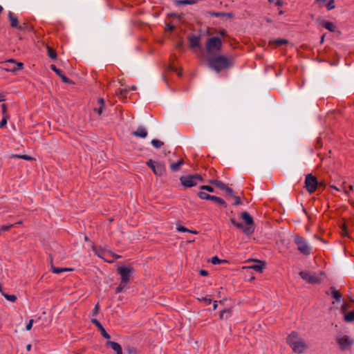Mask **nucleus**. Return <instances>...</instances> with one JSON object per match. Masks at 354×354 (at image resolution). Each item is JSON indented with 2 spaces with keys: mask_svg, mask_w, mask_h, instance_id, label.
Masks as SVG:
<instances>
[{
  "mask_svg": "<svg viewBox=\"0 0 354 354\" xmlns=\"http://www.w3.org/2000/svg\"><path fill=\"white\" fill-rule=\"evenodd\" d=\"M207 64L212 70L220 73L233 65V59L224 55H211L207 58Z\"/></svg>",
  "mask_w": 354,
  "mask_h": 354,
  "instance_id": "nucleus-1",
  "label": "nucleus"
},
{
  "mask_svg": "<svg viewBox=\"0 0 354 354\" xmlns=\"http://www.w3.org/2000/svg\"><path fill=\"white\" fill-rule=\"evenodd\" d=\"M287 342L292 347V350L297 353H303L306 348L304 340L300 338L295 332H292L288 337Z\"/></svg>",
  "mask_w": 354,
  "mask_h": 354,
  "instance_id": "nucleus-2",
  "label": "nucleus"
},
{
  "mask_svg": "<svg viewBox=\"0 0 354 354\" xmlns=\"http://www.w3.org/2000/svg\"><path fill=\"white\" fill-rule=\"evenodd\" d=\"M222 41L217 37H209L206 41V51L209 56L218 53L222 48Z\"/></svg>",
  "mask_w": 354,
  "mask_h": 354,
  "instance_id": "nucleus-3",
  "label": "nucleus"
},
{
  "mask_svg": "<svg viewBox=\"0 0 354 354\" xmlns=\"http://www.w3.org/2000/svg\"><path fill=\"white\" fill-rule=\"evenodd\" d=\"M180 180L185 187H192L197 185L198 182H203V178L199 174L181 176Z\"/></svg>",
  "mask_w": 354,
  "mask_h": 354,
  "instance_id": "nucleus-4",
  "label": "nucleus"
},
{
  "mask_svg": "<svg viewBox=\"0 0 354 354\" xmlns=\"http://www.w3.org/2000/svg\"><path fill=\"white\" fill-rule=\"evenodd\" d=\"M295 243L297 246V250L305 255H308L312 251V248L308 243L307 241L301 236L295 238Z\"/></svg>",
  "mask_w": 354,
  "mask_h": 354,
  "instance_id": "nucleus-5",
  "label": "nucleus"
},
{
  "mask_svg": "<svg viewBox=\"0 0 354 354\" xmlns=\"http://www.w3.org/2000/svg\"><path fill=\"white\" fill-rule=\"evenodd\" d=\"M317 185V178L314 176L310 174L306 175L305 179V187L308 192L313 193L316 190Z\"/></svg>",
  "mask_w": 354,
  "mask_h": 354,
  "instance_id": "nucleus-6",
  "label": "nucleus"
},
{
  "mask_svg": "<svg viewBox=\"0 0 354 354\" xmlns=\"http://www.w3.org/2000/svg\"><path fill=\"white\" fill-rule=\"evenodd\" d=\"M133 270L132 268L128 266H121L118 268V272L121 276V280L123 281V283L129 281Z\"/></svg>",
  "mask_w": 354,
  "mask_h": 354,
  "instance_id": "nucleus-7",
  "label": "nucleus"
},
{
  "mask_svg": "<svg viewBox=\"0 0 354 354\" xmlns=\"http://www.w3.org/2000/svg\"><path fill=\"white\" fill-rule=\"evenodd\" d=\"M198 196L201 199H203V200H211V201H213L217 203L219 205H223L224 207H226L225 202L224 201L223 199H222L220 197H217V196H212V195H209V194H207L205 192H200L198 194Z\"/></svg>",
  "mask_w": 354,
  "mask_h": 354,
  "instance_id": "nucleus-8",
  "label": "nucleus"
},
{
  "mask_svg": "<svg viewBox=\"0 0 354 354\" xmlns=\"http://www.w3.org/2000/svg\"><path fill=\"white\" fill-rule=\"evenodd\" d=\"M337 342L342 350H346L353 344V340L347 335H339Z\"/></svg>",
  "mask_w": 354,
  "mask_h": 354,
  "instance_id": "nucleus-9",
  "label": "nucleus"
},
{
  "mask_svg": "<svg viewBox=\"0 0 354 354\" xmlns=\"http://www.w3.org/2000/svg\"><path fill=\"white\" fill-rule=\"evenodd\" d=\"M301 277L310 283H318L320 282V279L315 274H310V272L301 271L299 272Z\"/></svg>",
  "mask_w": 354,
  "mask_h": 354,
  "instance_id": "nucleus-10",
  "label": "nucleus"
},
{
  "mask_svg": "<svg viewBox=\"0 0 354 354\" xmlns=\"http://www.w3.org/2000/svg\"><path fill=\"white\" fill-rule=\"evenodd\" d=\"M188 40L189 41L190 47L192 48H201V44H200L201 36L189 35L188 36Z\"/></svg>",
  "mask_w": 354,
  "mask_h": 354,
  "instance_id": "nucleus-11",
  "label": "nucleus"
},
{
  "mask_svg": "<svg viewBox=\"0 0 354 354\" xmlns=\"http://www.w3.org/2000/svg\"><path fill=\"white\" fill-rule=\"evenodd\" d=\"M50 68L57 75L60 77V78L62 79V80L64 82V83H67V84H72L73 82L71 80H70L69 78H68L67 77H66L62 71L61 70H59V68H57L54 64H52L50 65Z\"/></svg>",
  "mask_w": 354,
  "mask_h": 354,
  "instance_id": "nucleus-12",
  "label": "nucleus"
},
{
  "mask_svg": "<svg viewBox=\"0 0 354 354\" xmlns=\"http://www.w3.org/2000/svg\"><path fill=\"white\" fill-rule=\"evenodd\" d=\"M265 264L261 261H256L255 263L251 266L243 267V269L254 270L257 272H261L264 268Z\"/></svg>",
  "mask_w": 354,
  "mask_h": 354,
  "instance_id": "nucleus-13",
  "label": "nucleus"
},
{
  "mask_svg": "<svg viewBox=\"0 0 354 354\" xmlns=\"http://www.w3.org/2000/svg\"><path fill=\"white\" fill-rule=\"evenodd\" d=\"M234 226H236V227L242 230L243 232L246 235H250L254 231V226H246V225H244L243 223H239V222H237Z\"/></svg>",
  "mask_w": 354,
  "mask_h": 354,
  "instance_id": "nucleus-14",
  "label": "nucleus"
},
{
  "mask_svg": "<svg viewBox=\"0 0 354 354\" xmlns=\"http://www.w3.org/2000/svg\"><path fill=\"white\" fill-rule=\"evenodd\" d=\"M91 322L100 330L102 335L106 339H110L111 336L106 333L101 323L96 319H92Z\"/></svg>",
  "mask_w": 354,
  "mask_h": 354,
  "instance_id": "nucleus-15",
  "label": "nucleus"
},
{
  "mask_svg": "<svg viewBox=\"0 0 354 354\" xmlns=\"http://www.w3.org/2000/svg\"><path fill=\"white\" fill-rule=\"evenodd\" d=\"M153 173L157 176H162L165 171V166L163 162H156V167L153 168Z\"/></svg>",
  "mask_w": 354,
  "mask_h": 354,
  "instance_id": "nucleus-16",
  "label": "nucleus"
},
{
  "mask_svg": "<svg viewBox=\"0 0 354 354\" xmlns=\"http://www.w3.org/2000/svg\"><path fill=\"white\" fill-rule=\"evenodd\" d=\"M106 345L110 346L114 351L116 352V354H122V347L118 343L112 341H108L106 342Z\"/></svg>",
  "mask_w": 354,
  "mask_h": 354,
  "instance_id": "nucleus-17",
  "label": "nucleus"
},
{
  "mask_svg": "<svg viewBox=\"0 0 354 354\" xmlns=\"http://www.w3.org/2000/svg\"><path fill=\"white\" fill-rule=\"evenodd\" d=\"M241 217L245 221L246 226H254L253 218L247 212H243Z\"/></svg>",
  "mask_w": 354,
  "mask_h": 354,
  "instance_id": "nucleus-18",
  "label": "nucleus"
},
{
  "mask_svg": "<svg viewBox=\"0 0 354 354\" xmlns=\"http://www.w3.org/2000/svg\"><path fill=\"white\" fill-rule=\"evenodd\" d=\"M147 131L142 127H139L136 131L132 132V135L136 137L145 138L147 136Z\"/></svg>",
  "mask_w": 354,
  "mask_h": 354,
  "instance_id": "nucleus-19",
  "label": "nucleus"
},
{
  "mask_svg": "<svg viewBox=\"0 0 354 354\" xmlns=\"http://www.w3.org/2000/svg\"><path fill=\"white\" fill-rule=\"evenodd\" d=\"M8 19L10 23V26L12 28H17L19 26V21L16 17H15L14 14L12 12H8Z\"/></svg>",
  "mask_w": 354,
  "mask_h": 354,
  "instance_id": "nucleus-20",
  "label": "nucleus"
},
{
  "mask_svg": "<svg viewBox=\"0 0 354 354\" xmlns=\"http://www.w3.org/2000/svg\"><path fill=\"white\" fill-rule=\"evenodd\" d=\"M330 295H332V297L337 301L340 302L342 300L341 293L337 290H336V288L335 287H330Z\"/></svg>",
  "mask_w": 354,
  "mask_h": 354,
  "instance_id": "nucleus-21",
  "label": "nucleus"
},
{
  "mask_svg": "<svg viewBox=\"0 0 354 354\" xmlns=\"http://www.w3.org/2000/svg\"><path fill=\"white\" fill-rule=\"evenodd\" d=\"M198 2L197 0H176L175 1V4L176 6L181 5H192Z\"/></svg>",
  "mask_w": 354,
  "mask_h": 354,
  "instance_id": "nucleus-22",
  "label": "nucleus"
},
{
  "mask_svg": "<svg viewBox=\"0 0 354 354\" xmlns=\"http://www.w3.org/2000/svg\"><path fill=\"white\" fill-rule=\"evenodd\" d=\"M344 319L346 322L351 323L354 322V310L349 311L344 315Z\"/></svg>",
  "mask_w": 354,
  "mask_h": 354,
  "instance_id": "nucleus-23",
  "label": "nucleus"
},
{
  "mask_svg": "<svg viewBox=\"0 0 354 354\" xmlns=\"http://www.w3.org/2000/svg\"><path fill=\"white\" fill-rule=\"evenodd\" d=\"M205 15L207 16H212V17H224L225 16V12L208 11L206 12Z\"/></svg>",
  "mask_w": 354,
  "mask_h": 354,
  "instance_id": "nucleus-24",
  "label": "nucleus"
},
{
  "mask_svg": "<svg viewBox=\"0 0 354 354\" xmlns=\"http://www.w3.org/2000/svg\"><path fill=\"white\" fill-rule=\"evenodd\" d=\"M183 164V160L180 159L177 162L172 163L170 166L171 169L173 171H178L180 169V167Z\"/></svg>",
  "mask_w": 354,
  "mask_h": 354,
  "instance_id": "nucleus-25",
  "label": "nucleus"
},
{
  "mask_svg": "<svg viewBox=\"0 0 354 354\" xmlns=\"http://www.w3.org/2000/svg\"><path fill=\"white\" fill-rule=\"evenodd\" d=\"M322 26L329 31L334 32L335 30V26L332 22L324 21L322 23Z\"/></svg>",
  "mask_w": 354,
  "mask_h": 354,
  "instance_id": "nucleus-26",
  "label": "nucleus"
},
{
  "mask_svg": "<svg viewBox=\"0 0 354 354\" xmlns=\"http://www.w3.org/2000/svg\"><path fill=\"white\" fill-rule=\"evenodd\" d=\"M209 183L212 185H216L218 188H220L222 190H224L226 187V185L221 181L216 180H211Z\"/></svg>",
  "mask_w": 354,
  "mask_h": 354,
  "instance_id": "nucleus-27",
  "label": "nucleus"
},
{
  "mask_svg": "<svg viewBox=\"0 0 354 354\" xmlns=\"http://www.w3.org/2000/svg\"><path fill=\"white\" fill-rule=\"evenodd\" d=\"M51 269L53 272L55 274H60L63 272L73 270L71 268H55L53 266L51 267Z\"/></svg>",
  "mask_w": 354,
  "mask_h": 354,
  "instance_id": "nucleus-28",
  "label": "nucleus"
},
{
  "mask_svg": "<svg viewBox=\"0 0 354 354\" xmlns=\"http://www.w3.org/2000/svg\"><path fill=\"white\" fill-rule=\"evenodd\" d=\"M288 43V41L287 39H277L272 41H271V44H276L277 46H282L287 44Z\"/></svg>",
  "mask_w": 354,
  "mask_h": 354,
  "instance_id": "nucleus-29",
  "label": "nucleus"
},
{
  "mask_svg": "<svg viewBox=\"0 0 354 354\" xmlns=\"http://www.w3.org/2000/svg\"><path fill=\"white\" fill-rule=\"evenodd\" d=\"M127 283L128 282L123 283V281L121 280L120 285L116 288L115 293L118 294V293H120V292H123Z\"/></svg>",
  "mask_w": 354,
  "mask_h": 354,
  "instance_id": "nucleus-30",
  "label": "nucleus"
},
{
  "mask_svg": "<svg viewBox=\"0 0 354 354\" xmlns=\"http://www.w3.org/2000/svg\"><path fill=\"white\" fill-rule=\"evenodd\" d=\"M151 143L155 148L157 149L161 147L164 145L163 142L156 139L152 140Z\"/></svg>",
  "mask_w": 354,
  "mask_h": 354,
  "instance_id": "nucleus-31",
  "label": "nucleus"
},
{
  "mask_svg": "<svg viewBox=\"0 0 354 354\" xmlns=\"http://www.w3.org/2000/svg\"><path fill=\"white\" fill-rule=\"evenodd\" d=\"M230 314V309H224L220 313V318L221 319H227L228 316Z\"/></svg>",
  "mask_w": 354,
  "mask_h": 354,
  "instance_id": "nucleus-32",
  "label": "nucleus"
},
{
  "mask_svg": "<svg viewBox=\"0 0 354 354\" xmlns=\"http://www.w3.org/2000/svg\"><path fill=\"white\" fill-rule=\"evenodd\" d=\"M2 295L8 301L15 302L17 300V297L15 295H8L2 292Z\"/></svg>",
  "mask_w": 354,
  "mask_h": 354,
  "instance_id": "nucleus-33",
  "label": "nucleus"
},
{
  "mask_svg": "<svg viewBox=\"0 0 354 354\" xmlns=\"http://www.w3.org/2000/svg\"><path fill=\"white\" fill-rule=\"evenodd\" d=\"M48 55L51 59H56L57 57V53L55 50H54L50 47L48 46Z\"/></svg>",
  "mask_w": 354,
  "mask_h": 354,
  "instance_id": "nucleus-34",
  "label": "nucleus"
},
{
  "mask_svg": "<svg viewBox=\"0 0 354 354\" xmlns=\"http://www.w3.org/2000/svg\"><path fill=\"white\" fill-rule=\"evenodd\" d=\"M24 64L21 62H19L17 64L16 66H15L13 68L10 69V71L15 72L19 70H21L23 68Z\"/></svg>",
  "mask_w": 354,
  "mask_h": 354,
  "instance_id": "nucleus-35",
  "label": "nucleus"
},
{
  "mask_svg": "<svg viewBox=\"0 0 354 354\" xmlns=\"http://www.w3.org/2000/svg\"><path fill=\"white\" fill-rule=\"evenodd\" d=\"M326 8L328 10H330L335 8V1L334 0H330L326 3Z\"/></svg>",
  "mask_w": 354,
  "mask_h": 354,
  "instance_id": "nucleus-36",
  "label": "nucleus"
},
{
  "mask_svg": "<svg viewBox=\"0 0 354 354\" xmlns=\"http://www.w3.org/2000/svg\"><path fill=\"white\" fill-rule=\"evenodd\" d=\"M200 188L201 189L206 190L209 192H214V188L209 185H202Z\"/></svg>",
  "mask_w": 354,
  "mask_h": 354,
  "instance_id": "nucleus-37",
  "label": "nucleus"
},
{
  "mask_svg": "<svg viewBox=\"0 0 354 354\" xmlns=\"http://www.w3.org/2000/svg\"><path fill=\"white\" fill-rule=\"evenodd\" d=\"M7 118H8V115H3V118L1 119V122H0V127L1 128H3L4 127L6 124H7Z\"/></svg>",
  "mask_w": 354,
  "mask_h": 354,
  "instance_id": "nucleus-38",
  "label": "nucleus"
},
{
  "mask_svg": "<svg viewBox=\"0 0 354 354\" xmlns=\"http://www.w3.org/2000/svg\"><path fill=\"white\" fill-rule=\"evenodd\" d=\"M211 262L212 263L216 265L220 264L222 262V261L219 259L216 256H215L212 258Z\"/></svg>",
  "mask_w": 354,
  "mask_h": 354,
  "instance_id": "nucleus-39",
  "label": "nucleus"
},
{
  "mask_svg": "<svg viewBox=\"0 0 354 354\" xmlns=\"http://www.w3.org/2000/svg\"><path fill=\"white\" fill-rule=\"evenodd\" d=\"M13 225H3L0 227V230L2 232L8 231L9 230Z\"/></svg>",
  "mask_w": 354,
  "mask_h": 354,
  "instance_id": "nucleus-40",
  "label": "nucleus"
},
{
  "mask_svg": "<svg viewBox=\"0 0 354 354\" xmlns=\"http://www.w3.org/2000/svg\"><path fill=\"white\" fill-rule=\"evenodd\" d=\"M270 3H274L277 6H281L283 3L282 0H268Z\"/></svg>",
  "mask_w": 354,
  "mask_h": 354,
  "instance_id": "nucleus-41",
  "label": "nucleus"
},
{
  "mask_svg": "<svg viewBox=\"0 0 354 354\" xmlns=\"http://www.w3.org/2000/svg\"><path fill=\"white\" fill-rule=\"evenodd\" d=\"M93 250L97 257H102L103 251L102 250L94 248Z\"/></svg>",
  "mask_w": 354,
  "mask_h": 354,
  "instance_id": "nucleus-42",
  "label": "nucleus"
},
{
  "mask_svg": "<svg viewBox=\"0 0 354 354\" xmlns=\"http://www.w3.org/2000/svg\"><path fill=\"white\" fill-rule=\"evenodd\" d=\"M156 162H155L153 160H149L147 162V165L150 167L152 170H153V168H154L156 167Z\"/></svg>",
  "mask_w": 354,
  "mask_h": 354,
  "instance_id": "nucleus-43",
  "label": "nucleus"
},
{
  "mask_svg": "<svg viewBox=\"0 0 354 354\" xmlns=\"http://www.w3.org/2000/svg\"><path fill=\"white\" fill-rule=\"evenodd\" d=\"M99 310H100V305H99V304H97L95 306L94 309L93 310L92 315L93 316H96L97 315V313H99Z\"/></svg>",
  "mask_w": 354,
  "mask_h": 354,
  "instance_id": "nucleus-44",
  "label": "nucleus"
},
{
  "mask_svg": "<svg viewBox=\"0 0 354 354\" xmlns=\"http://www.w3.org/2000/svg\"><path fill=\"white\" fill-rule=\"evenodd\" d=\"M177 230L179 232H192V233H196V231H190V230H187V228H185V227H183V226L178 227Z\"/></svg>",
  "mask_w": 354,
  "mask_h": 354,
  "instance_id": "nucleus-45",
  "label": "nucleus"
},
{
  "mask_svg": "<svg viewBox=\"0 0 354 354\" xmlns=\"http://www.w3.org/2000/svg\"><path fill=\"white\" fill-rule=\"evenodd\" d=\"M224 190L226 192V193H227L229 196H232V197H233V196H234V192H233V190H232L231 188H230V187H227V186H226V187H225V189Z\"/></svg>",
  "mask_w": 354,
  "mask_h": 354,
  "instance_id": "nucleus-46",
  "label": "nucleus"
},
{
  "mask_svg": "<svg viewBox=\"0 0 354 354\" xmlns=\"http://www.w3.org/2000/svg\"><path fill=\"white\" fill-rule=\"evenodd\" d=\"M233 198L234 199V205H239L241 204V199L239 196H234Z\"/></svg>",
  "mask_w": 354,
  "mask_h": 354,
  "instance_id": "nucleus-47",
  "label": "nucleus"
},
{
  "mask_svg": "<svg viewBox=\"0 0 354 354\" xmlns=\"http://www.w3.org/2000/svg\"><path fill=\"white\" fill-rule=\"evenodd\" d=\"M34 320L30 319L29 322L26 326V329L27 330H30L32 328V324H33Z\"/></svg>",
  "mask_w": 354,
  "mask_h": 354,
  "instance_id": "nucleus-48",
  "label": "nucleus"
},
{
  "mask_svg": "<svg viewBox=\"0 0 354 354\" xmlns=\"http://www.w3.org/2000/svg\"><path fill=\"white\" fill-rule=\"evenodd\" d=\"M170 70L174 71V72H176L177 73L178 75V76H181L182 75V72L180 71H178L176 68H175L174 66H171L170 67Z\"/></svg>",
  "mask_w": 354,
  "mask_h": 354,
  "instance_id": "nucleus-49",
  "label": "nucleus"
},
{
  "mask_svg": "<svg viewBox=\"0 0 354 354\" xmlns=\"http://www.w3.org/2000/svg\"><path fill=\"white\" fill-rule=\"evenodd\" d=\"M103 109L104 107L103 106H100L99 108H95L94 109V111L99 115H100L102 113V111H103Z\"/></svg>",
  "mask_w": 354,
  "mask_h": 354,
  "instance_id": "nucleus-50",
  "label": "nucleus"
},
{
  "mask_svg": "<svg viewBox=\"0 0 354 354\" xmlns=\"http://www.w3.org/2000/svg\"><path fill=\"white\" fill-rule=\"evenodd\" d=\"M342 233L343 235L346 236L348 234V230L346 225H343L342 227Z\"/></svg>",
  "mask_w": 354,
  "mask_h": 354,
  "instance_id": "nucleus-51",
  "label": "nucleus"
},
{
  "mask_svg": "<svg viewBox=\"0 0 354 354\" xmlns=\"http://www.w3.org/2000/svg\"><path fill=\"white\" fill-rule=\"evenodd\" d=\"M127 351L129 354H136V350L133 348L129 347Z\"/></svg>",
  "mask_w": 354,
  "mask_h": 354,
  "instance_id": "nucleus-52",
  "label": "nucleus"
},
{
  "mask_svg": "<svg viewBox=\"0 0 354 354\" xmlns=\"http://www.w3.org/2000/svg\"><path fill=\"white\" fill-rule=\"evenodd\" d=\"M199 273L201 275L204 276V277L208 276V274H209L208 272L205 270H201L199 271Z\"/></svg>",
  "mask_w": 354,
  "mask_h": 354,
  "instance_id": "nucleus-53",
  "label": "nucleus"
},
{
  "mask_svg": "<svg viewBox=\"0 0 354 354\" xmlns=\"http://www.w3.org/2000/svg\"><path fill=\"white\" fill-rule=\"evenodd\" d=\"M1 108H2V113L3 115H6V110H7V108H6V105L5 104H3L1 105Z\"/></svg>",
  "mask_w": 354,
  "mask_h": 354,
  "instance_id": "nucleus-54",
  "label": "nucleus"
},
{
  "mask_svg": "<svg viewBox=\"0 0 354 354\" xmlns=\"http://www.w3.org/2000/svg\"><path fill=\"white\" fill-rule=\"evenodd\" d=\"M26 24L25 23L22 25L19 24V26L17 27V29H19L20 30H26Z\"/></svg>",
  "mask_w": 354,
  "mask_h": 354,
  "instance_id": "nucleus-55",
  "label": "nucleus"
},
{
  "mask_svg": "<svg viewBox=\"0 0 354 354\" xmlns=\"http://www.w3.org/2000/svg\"><path fill=\"white\" fill-rule=\"evenodd\" d=\"M98 103L100 104V106H101L104 107V103H105V102H104V99H103V98H100V99L98 100Z\"/></svg>",
  "mask_w": 354,
  "mask_h": 354,
  "instance_id": "nucleus-56",
  "label": "nucleus"
},
{
  "mask_svg": "<svg viewBox=\"0 0 354 354\" xmlns=\"http://www.w3.org/2000/svg\"><path fill=\"white\" fill-rule=\"evenodd\" d=\"M18 157L20 158L24 159V160H30L31 159V158L30 156H26V155L19 156Z\"/></svg>",
  "mask_w": 354,
  "mask_h": 354,
  "instance_id": "nucleus-57",
  "label": "nucleus"
},
{
  "mask_svg": "<svg viewBox=\"0 0 354 354\" xmlns=\"http://www.w3.org/2000/svg\"><path fill=\"white\" fill-rule=\"evenodd\" d=\"M202 300H203L204 301H205L207 303V304H210L212 303V299H208V298H206V297H203L202 299Z\"/></svg>",
  "mask_w": 354,
  "mask_h": 354,
  "instance_id": "nucleus-58",
  "label": "nucleus"
},
{
  "mask_svg": "<svg viewBox=\"0 0 354 354\" xmlns=\"http://www.w3.org/2000/svg\"><path fill=\"white\" fill-rule=\"evenodd\" d=\"M126 93H127V90L126 89L122 90L120 91V95L122 97H125Z\"/></svg>",
  "mask_w": 354,
  "mask_h": 354,
  "instance_id": "nucleus-59",
  "label": "nucleus"
},
{
  "mask_svg": "<svg viewBox=\"0 0 354 354\" xmlns=\"http://www.w3.org/2000/svg\"><path fill=\"white\" fill-rule=\"evenodd\" d=\"M6 100L5 95L2 93L0 94V102H3Z\"/></svg>",
  "mask_w": 354,
  "mask_h": 354,
  "instance_id": "nucleus-60",
  "label": "nucleus"
},
{
  "mask_svg": "<svg viewBox=\"0 0 354 354\" xmlns=\"http://www.w3.org/2000/svg\"><path fill=\"white\" fill-rule=\"evenodd\" d=\"M167 28L169 31H173L174 30L175 27L173 25H169Z\"/></svg>",
  "mask_w": 354,
  "mask_h": 354,
  "instance_id": "nucleus-61",
  "label": "nucleus"
},
{
  "mask_svg": "<svg viewBox=\"0 0 354 354\" xmlns=\"http://www.w3.org/2000/svg\"><path fill=\"white\" fill-rule=\"evenodd\" d=\"M347 308H348V304H344L342 306V310H344V311L346 310L347 309Z\"/></svg>",
  "mask_w": 354,
  "mask_h": 354,
  "instance_id": "nucleus-62",
  "label": "nucleus"
},
{
  "mask_svg": "<svg viewBox=\"0 0 354 354\" xmlns=\"http://www.w3.org/2000/svg\"><path fill=\"white\" fill-rule=\"evenodd\" d=\"M225 17H228V18H232L233 17V14L231 13V12L225 13Z\"/></svg>",
  "mask_w": 354,
  "mask_h": 354,
  "instance_id": "nucleus-63",
  "label": "nucleus"
},
{
  "mask_svg": "<svg viewBox=\"0 0 354 354\" xmlns=\"http://www.w3.org/2000/svg\"><path fill=\"white\" fill-rule=\"evenodd\" d=\"M230 222H231L234 225H236V223H237V221H236V220H235L234 218H230Z\"/></svg>",
  "mask_w": 354,
  "mask_h": 354,
  "instance_id": "nucleus-64",
  "label": "nucleus"
}]
</instances>
